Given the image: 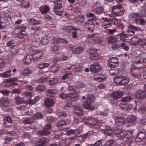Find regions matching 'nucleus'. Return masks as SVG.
I'll list each match as a JSON object with an SVG mask.
<instances>
[{"label": "nucleus", "instance_id": "9", "mask_svg": "<svg viewBox=\"0 0 146 146\" xmlns=\"http://www.w3.org/2000/svg\"><path fill=\"white\" fill-rule=\"evenodd\" d=\"M28 49L31 51H32L35 53H33L31 54L33 55V59L34 60H36L39 59V58L42 56V52L40 51L35 50L33 48H28Z\"/></svg>", "mask_w": 146, "mask_h": 146}, {"label": "nucleus", "instance_id": "45", "mask_svg": "<svg viewBox=\"0 0 146 146\" xmlns=\"http://www.w3.org/2000/svg\"><path fill=\"white\" fill-rule=\"evenodd\" d=\"M59 96L62 99L66 100V101H69L68 94H66L64 92H62L59 95Z\"/></svg>", "mask_w": 146, "mask_h": 146}, {"label": "nucleus", "instance_id": "61", "mask_svg": "<svg viewBox=\"0 0 146 146\" xmlns=\"http://www.w3.org/2000/svg\"><path fill=\"white\" fill-rule=\"evenodd\" d=\"M39 134L41 135H45L49 134L50 132L49 131H47L44 128L43 130L39 131L38 132Z\"/></svg>", "mask_w": 146, "mask_h": 146}, {"label": "nucleus", "instance_id": "39", "mask_svg": "<svg viewBox=\"0 0 146 146\" xmlns=\"http://www.w3.org/2000/svg\"><path fill=\"white\" fill-rule=\"evenodd\" d=\"M39 140L42 146L46 145L49 142V139L44 137H42L40 138L39 139Z\"/></svg>", "mask_w": 146, "mask_h": 146}, {"label": "nucleus", "instance_id": "27", "mask_svg": "<svg viewBox=\"0 0 146 146\" xmlns=\"http://www.w3.org/2000/svg\"><path fill=\"white\" fill-rule=\"evenodd\" d=\"M33 56L32 54H28L23 59V62L25 64H29L32 60L33 59Z\"/></svg>", "mask_w": 146, "mask_h": 146}, {"label": "nucleus", "instance_id": "56", "mask_svg": "<svg viewBox=\"0 0 146 146\" xmlns=\"http://www.w3.org/2000/svg\"><path fill=\"white\" fill-rule=\"evenodd\" d=\"M111 68L109 70L110 74L111 75H115L117 74L118 73L116 68L115 67H111Z\"/></svg>", "mask_w": 146, "mask_h": 146}, {"label": "nucleus", "instance_id": "15", "mask_svg": "<svg viewBox=\"0 0 146 146\" xmlns=\"http://www.w3.org/2000/svg\"><path fill=\"white\" fill-rule=\"evenodd\" d=\"M83 129V126L82 125H80L78 127V129H70L69 130L68 132V135H71L73 134H75L76 135H78L82 131Z\"/></svg>", "mask_w": 146, "mask_h": 146}, {"label": "nucleus", "instance_id": "51", "mask_svg": "<svg viewBox=\"0 0 146 146\" xmlns=\"http://www.w3.org/2000/svg\"><path fill=\"white\" fill-rule=\"evenodd\" d=\"M124 137L128 139L131 138L132 135V131L130 130L127 131H125L124 132Z\"/></svg>", "mask_w": 146, "mask_h": 146}, {"label": "nucleus", "instance_id": "21", "mask_svg": "<svg viewBox=\"0 0 146 146\" xmlns=\"http://www.w3.org/2000/svg\"><path fill=\"white\" fill-rule=\"evenodd\" d=\"M129 70L131 74L133 77L138 78L140 76L141 72L139 70L135 69L131 70V68H130Z\"/></svg>", "mask_w": 146, "mask_h": 146}, {"label": "nucleus", "instance_id": "1", "mask_svg": "<svg viewBox=\"0 0 146 146\" xmlns=\"http://www.w3.org/2000/svg\"><path fill=\"white\" fill-rule=\"evenodd\" d=\"M83 119L85 121L84 122L88 124L92 125L93 129V132L98 133L100 131L102 132L103 130V126L101 123L99 122V121L96 119L90 117H84Z\"/></svg>", "mask_w": 146, "mask_h": 146}, {"label": "nucleus", "instance_id": "18", "mask_svg": "<svg viewBox=\"0 0 146 146\" xmlns=\"http://www.w3.org/2000/svg\"><path fill=\"white\" fill-rule=\"evenodd\" d=\"M9 104V101L7 98L4 97L0 100V107L6 108Z\"/></svg>", "mask_w": 146, "mask_h": 146}, {"label": "nucleus", "instance_id": "50", "mask_svg": "<svg viewBox=\"0 0 146 146\" xmlns=\"http://www.w3.org/2000/svg\"><path fill=\"white\" fill-rule=\"evenodd\" d=\"M15 103L17 104H21L24 102V99L19 96H17L14 98Z\"/></svg>", "mask_w": 146, "mask_h": 146}, {"label": "nucleus", "instance_id": "40", "mask_svg": "<svg viewBox=\"0 0 146 146\" xmlns=\"http://www.w3.org/2000/svg\"><path fill=\"white\" fill-rule=\"evenodd\" d=\"M129 81V78L126 76H123L120 85H125L128 84Z\"/></svg>", "mask_w": 146, "mask_h": 146}, {"label": "nucleus", "instance_id": "25", "mask_svg": "<svg viewBox=\"0 0 146 146\" xmlns=\"http://www.w3.org/2000/svg\"><path fill=\"white\" fill-rule=\"evenodd\" d=\"M19 48L16 45H13L9 48L10 52L11 55H15L18 52Z\"/></svg>", "mask_w": 146, "mask_h": 146}, {"label": "nucleus", "instance_id": "4", "mask_svg": "<svg viewBox=\"0 0 146 146\" xmlns=\"http://www.w3.org/2000/svg\"><path fill=\"white\" fill-rule=\"evenodd\" d=\"M111 14L105 15L104 17L101 18V21L102 22V25L104 27L107 29L112 26V24L110 22Z\"/></svg>", "mask_w": 146, "mask_h": 146}, {"label": "nucleus", "instance_id": "8", "mask_svg": "<svg viewBox=\"0 0 146 146\" xmlns=\"http://www.w3.org/2000/svg\"><path fill=\"white\" fill-rule=\"evenodd\" d=\"M145 67H146V65L143 64L141 63V61L138 60L137 61L133 62L130 68H131V70H132V69H138Z\"/></svg>", "mask_w": 146, "mask_h": 146}, {"label": "nucleus", "instance_id": "26", "mask_svg": "<svg viewBox=\"0 0 146 146\" xmlns=\"http://www.w3.org/2000/svg\"><path fill=\"white\" fill-rule=\"evenodd\" d=\"M50 9V7L48 5H42L39 8V10L42 13L44 14L46 13Z\"/></svg>", "mask_w": 146, "mask_h": 146}, {"label": "nucleus", "instance_id": "49", "mask_svg": "<svg viewBox=\"0 0 146 146\" xmlns=\"http://www.w3.org/2000/svg\"><path fill=\"white\" fill-rule=\"evenodd\" d=\"M31 42L33 43L32 44L29 45V47H28V48H33L34 47V46H37V45L39 43V41H37V40H36L34 38L31 40Z\"/></svg>", "mask_w": 146, "mask_h": 146}, {"label": "nucleus", "instance_id": "59", "mask_svg": "<svg viewBox=\"0 0 146 146\" xmlns=\"http://www.w3.org/2000/svg\"><path fill=\"white\" fill-rule=\"evenodd\" d=\"M58 82V79L55 78L52 79L49 81V84L51 86H53L56 84Z\"/></svg>", "mask_w": 146, "mask_h": 146}, {"label": "nucleus", "instance_id": "10", "mask_svg": "<svg viewBox=\"0 0 146 146\" xmlns=\"http://www.w3.org/2000/svg\"><path fill=\"white\" fill-rule=\"evenodd\" d=\"M68 96L69 101H74L77 100L78 97V94L75 90H70L68 94Z\"/></svg>", "mask_w": 146, "mask_h": 146}, {"label": "nucleus", "instance_id": "23", "mask_svg": "<svg viewBox=\"0 0 146 146\" xmlns=\"http://www.w3.org/2000/svg\"><path fill=\"white\" fill-rule=\"evenodd\" d=\"M136 117L134 115H130L127 118L126 121L127 124L133 125L135 123L136 121Z\"/></svg>", "mask_w": 146, "mask_h": 146}, {"label": "nucleus", "instance_id": "64", "mask_svg": "<svg viewBox=\"0 0 146 146\" xmlns=\"http://www.w3.org/2000/svg\"><path fill=\"white\" fill-rule=\"evenodd\" d=\"M102 132L104 133L106 135H109L113 133V131L110 129H103V130Z\"/></svg>", "mask_w": 146, "mask_h": 146}, {"label": "nucleus", "instance_id": "30", "mask_svg": "<svg viewBox=\"0 0 146 146\" xmlns=\"http://www.w3.org/2000/svg\"><path fill=\"white\" fill-rule=\"evenodd\" d=\"M115 121L116 125L117 126L122 125L124 122V120L121 117H115Z\"/></svg>", "mask_w": 146, "mask_h": 146}, {"label": "nucleus", "instance_id": "47", "mask_svg": "<svg viewBox=\"0 0 146 146\" xmlns=\"http://www.w3.org/2000/svg\"><path fill=\"white\" fill-rule=\"evenodd\" d=\"M94 80L97 81H102L106 79V77L102 75L95 76L94 77Z\"/></svg>", "mask_w": 146, "mask_h": 146}, {"label": "nucleus", "instance_id": "38", "mask_svg": "<svg viewBox=\"0 0 146 146\" xmlns=\"http://www.w3.org/2000/svg\"><path fill=\"white\" fill-rule=\"evenodd\" d=\"M104 11V9L101 6H97L94 10L93 11L97 14H100L102 13Z\"/></svg>", "mask_w": 146, "mask_h": 146}, {"label": "nucleus", "instance_id": "22", "mask_svg": "<svg viewBox=\"0 0 146 146\" xmlns=\"http://www.w3.org/2000/svg\"><path fill=\"white\" fill-rule=\"evenodd\" d=\"M136 96L138 99H142L146 96V92L142 90H139L136 93Z\"/></svg>", "mask_w": 146, "mask_h": 146}, {"label": "nucleus", "instance_id": "42", "mask_svg": "<svg viewBox=\"0 0 146 146\" xmlns=\"http://www.w3.org/2000/svg\"><path fill=\"white\" fill-rule=\"evenodd\" d=\"M75 114L78 116H81L82 115L83 111L79 107H76L74 111Z\"/></svg>", "mask_w": 146, "mask_h": 146}, {"label": "nucleus", "instance_id": "57", "mask_svg": "<svg viewBox=\"0 0 146 146\" xmlns=\"http://www.w3.org/2000/svg\"><path fill=\"white\" fill-rule=\"evenodd\" d=\"M50 64L48 63H42L38 65L37 67L40 69H43L48 66Z\"/></svg>", "mask_w": 146, "mask_h": 146}, {"label": "nucleus", "instance_id": "35", "mask_svg": "<svg viewBox=\"0 0 146 146\" xmlns=\"http://www.w3.org/2000/svg\"><path fill=\"white\" fill-rule=\"evenodd\" d=\"M128 29L127 30V32L128 33H131L133 34L135 31L137 30L138 28L133 25H130L127 27Z\"/></svg>", "mask_w": 146, "mask_h": 146}, {"label": "nucleus", "instance_id": "62", "mask_svg": "<svg viewBox=\"0 0 146 146\" xmlns=\"http://www.w3.org/2000/svg\"><path fill=\"white\" fill-rule=\"evenodd\" d=\"M116 27V28L117 30H120L121 31H123V30L124 29L125 27L124 24L120 23L117 25V26Z\"/></svg>", "mask_w": 146, "mask_h": 146}, {"label": "nucleus", "instance_id": "16", "mask_svg": "<svg viewBox=\"0 0 146 146\" xmlns=\"http://www.w3.org/2000/svg\"><path fill=\"white\" fill-rule=\"evenodd\" d=\"M123 95V93L122 91H114L111 94L112 98L115 100L119 99L121 98Z\"/></svg>", "mask_w": 146, "mask_h": 146}, {"label": "nucleus", "instance_id": "41", "mask_svg": "<svg viewBox=\"0 0 146 146\" xmlns=\"http://www.w3.org/2000/svg\"><path fill=\"white\" fill-rule=\"evenodd\" d=\"M60 68V66L58 64H55L50 67V71L53 73L58 71Z\"/></svg>", "mask_w": 146, "mask_h": 146}, {"label": "nucleus", "instance_id": "20", "mask_svg": "<svg viewBox=\"0 0 146 146\" xmlns=\"http://www.w3.org/2000/svg\"><path fill=\"white\" fill-rule=\"evenodd\" d=\"M140 17L139 14L137 13H131L129 15V19L133 22L136 23Z\"/></svg>", "mask_w": 146, "mask_h": 146}, {"label": "nucleus", "instance_id": "6", "mask_svg": "<svg viewBox=\"0 0 146 146\" xmlns=\"http://www.w3.org/2000/svg\"><path fill=\"white\" fill-rule=\"evenodd\" d=\"M89 49V56L90 59L95 60H98L100 58V56L96 53L97 50L94 48H91Z\"/></svg>", "mask_w": 146, "mask_h": 146}, {"label": "nucleus", "instance_id": "63", "mask_svg": "<svg viewBox=\"0 0 146 146\" xmlns=\"http://www.w3.org/2000/svg\"><path fill=\"white\" fill-rule=\"evenodd\" d=\"M22 96L25 97L30 98L32 96L33 94L31 92H26L23 93Z\"/></svg>", "mask_w": 146, "mask_h": 146}, {"label": "nucleus", "instance_id": "60", "mask_svg": "<svg viewBox=\"0 0 146 146\" xmlns=\"http://www.w3.org/2000/svg\"><path fill=\"white\" fill-rule=\"evenodd\" d=\"M138 57L140 59L141 61H143L146 59V52H141L138 56Z\"/></svg>", "mask_w": 146, "mask_h": 146}, {"label": "nucleus", "instance_id": "55", "mask_svg": "<svg viewBox=\"0 0 146 146\" xmlns=\"http://www.w3.org/2000/svg\"><path fill=\"white\" fill-rule=\"evenodd\" d=\"M30 3L28 1L24 0L21 3L22 7L27 8L30 5Z\"/></svg>", "mask_w": 146, "mask_h": 146}, {"label": "nucleus", "instance_id": "17", "mask_svg": "<svg viewBox=\"0 0 146 146\" xmlns=\"http://www.w3.org/2000/svg\"><path fill=\"white\" fill-rule=\"evenodd\" d=\"M109 63L108 64V66L110 67H115L116 66L115 64L118 62V59L117 57L111 58L109 60Z\"/></svg>", "mask_w": 146, "mask_h": 146}, {"label": "nucleus", "instance_id": "3", "mask_svg": "<svg viewBox=\"0 0 146 146\" xmlns=\"http://www.w3.org/2000/svg\"><path fill=\"white\" fill-rule=\"evenodd\" d=\"M52 2L55 5L53 9L54 13L57 15L61 16L63 13V11L60 10L62 7V1L54 0Z\"/></svg>", "mask_w": 146, "mask_h": 146}, {"label": "nucleus", "instance_id": "28", "mask_svg": "<svg viewBox=\"0 0 146 146\" xmlns=\"http://www.w3.org/2000/svg\"><path fill=\"white\" fill-rule=\"evenodd\" d=\"M27 22L30 24L33 25H37L41 23L40 21L36 19L33 18H29L27 20Z\"/></svg>", "mask_w": 146, "mask_h": 146}, {"label": "nucleus", "instance_id": "19", "mask_svg": "<svg viewBox=\"0 0 146 146\" xmlns=\"http://www.w3.org/2000/svg\"><path fill=\"white\" fill-rule=\"evenodd\" d=\"M134 46L139 45L142 47L146 45V39L144 38H141L138 39L137 42H134Z\"/></svg>", "mask_w": 146, "mask_h": 146}, {"label": "nucleus", "instance_id": "29", "mask_svg": "<svg viewBox=\"0 0 146 146\" xmlns=\"http://www.w3.org/2000/svg\"><path fill=\"white\" fill-rule=\"evenodd\" d=\"M66 124L65 121L62 120L59 121L57 124V127L59 130H62L64 129L65 126Z\"/></svg>", "mask_w": 146, "mask_h": 146}, {"label": "nucleus", "instance_id": "44", "mask_svg": "<svg viewBox=\"0 0 146 146\" xmlns=\"http://www.w3.org/2000/svg\"><path fill=\"white\" fill-rule=\"evenodd\" d=\"M43 115L41 113L37 112L32 117L33 120H35L36 119H42L43 118Z\"/></svg>", "mask_w": 146, "mask_h": 146}, {"label": "nucleus", "instance_id": "13", "mask_svg": "<svg viewBox=\"0 0 146 146\" xmlns=\"http://www.w3.org/2000/svg\"><path fill=\"white\" fill-rule=\"evenodd\" d=\"M114 133L117 135L118 139H121L124 138V131L121 129H115L114 130Z\"/></svg>", "mask_w": 146, "mask_h": 146}, {"label": "nucleus", "instance_id": "43", "mask_svg": "<svg viewBox=\"0 0 146 146\" xmlns=\"http://www.w3.org/2000/svg\"><path fill=\"white\" fill-rule=\"evenodd\" d=\"M118 21L116 18H114L112 15H111V16L110 17V22L111 21V23L113 25H113H116V27L117 26V25L119 24V23H118Z\"/></svg>", "mask_w": 146, "mask_h": 146}, {"label": "nucleus", "instance_id": "33", "mask_svg": "<svg viewBox=\"0 0 146 146\" xmlns=\"http://www.w3.org/2000/svg\"><path fill=\"white\" fill-rule=\"evenodd\" d=\"M75 22L78 24H80L84 21V16L83 15H79L75 18L74 19Z\"/></svg>", "mask_w": 146, "mask_h": 146}, {"label": "nucleus", "instance_id": "54", "mask_svg": "<svg viewBox=\"0 0 146 146\" xmlns=\"http://www.w3.org/2000/svg\"><path fill=\"white\" fill-rule=\"evenodd\" d=\"M108 43L109 44H113L117 41V38L113 36H111L108 38Z\"/></svg>", "mask_w": 146, "mask_h": 146}, {"label": "nucleus", "instance_id": "14", "mask_svg": "<svg viewBox=\"0 0 146 146\" xmlns=\"http://www.w3.org/2000/svg\"><path fill=\"white\" fill-rule=\"evenodd\" d=\"M85 25L87 31L92 32L93 31L95 25L92 21H88L85 23Z\"/></svg>", "mask_w": 146, "mask_h": 146}, {"label": "nucleus", "instance_id": "36", "mask_svg": "<svg viewBox=\"0 0 146 146\" xmlns=\"http://www.w3.org/2000/svg\"><path fill=\"white\" fill-rule=\"evenodd\" d=\"M11 70H10L1 73L0 75L1 77L3 78H9L12 76V75L11 74Z\"/></svg>", "mask_w": 146, "mask_h": 146}, {"label": "nucleus", "instance_id": "52", "mask_svg": "<svg viewBox=\"0 0 146 146\" xmlns=\"http://www.w3.org/2000/svg\"><path fill=\"white\" fill-rule=\"evenodd\" d=\"M73 26L69 25L64 26L63 28V30L67 33H69L72 30Z\"/></svg>", "mask_w": 146, "mask_h": 146}, {"label": "nucleus", "instance_id": "53", "mask_svg": "<svg viewBox=\"0 0 146 146\" xmlns=\"http://www.w3.org/2000/svg\"><path fill=\"white\" fill-rule=\"evenodd\" d=\"M132 99V97L130 96H127L122 98L121 100L123 102H127L131 101Z\"/></svg>", "mask_w": 146, "mask_h": 146}, {"label": "nucleus", "instance_id": "2", "mask_svg": "<svg viewBox=\"0 0 146 146\" xmlns=\"http://www.w3.org/2000/svg\"><path fill=\"white\" fill-rule=\"evenodd\" d=\"M94 96L92 94H88L86 97V100L83 104V108L86 109L92 110L94 108V103L93 101Z\"/></svg>", "mask_w": 146, "mask_h": 146}, {"label": "nucleus", "instance_id": "32", "mask_svg": "<svg viewBox=\"0 0 146 146\" xmlns=\"http://www.w3.org/2000/svg\"><path fill=\"white\" fill-rule=\"evenodd\" d=\"M44 104L45 106L50 107L54 104V101L51 98H47L45 100Z\"/></svg>", "mask_w": 146, "mask_h": 146}, {"label": "nucleus", "instance_id": "31", "mask_svg": "<svg viewBox=\"0 0 146 146\" xmlns=\"http://www.w3.org/2000/svg\"><path fill=\"white\" fill-rule=\"evenodd\" d=\"M138 104L137 103L136 104V106L134 108L133 110H135L137 109V110L139 112L142 113L143 112L145 111V108L144 106H142L140 103H138Z\"/></svg>", "mask_w": 146, "mask_h": 146}, {"label": "nucleus", "instance_id": "12", "mask_svg": "<svg viewBox=\"0 0 146 146\" xmlns=\"http://www.w3.org/2000/svg\"><path fill=\"white\" fill-rule=\"evenodd\" d=\"M146 137V134L144 130H141L138 133L135 139L137 142H140L143 141Z\"/></svg>", "mask_w": 146, "mask_h": 146}, {"label": "nucleus", "instance_id": "24", "mask_svg": "<svg viewBox=\"0 0 146 146\" xmlns=\"http://www.w3.org/2000/svg\"><path fill=\"white\" fill-rule=\"evenodd\" d=\"M32 72V70L31 69L26 68L21 71L20 72L21 76L25 77L28 76Z\"/></svg>", "mask_w": 146, "mask_h": 146}, {"label": "nucleus", "instance_id": "58", "mask_svg": "<svg viewBox=\"0 0 146 146\" xmlns=\"http://www.w3.org/2000/svg\"><path fill=\"white\" fill-rule=\"evenodd\" d=\"M33 121V117L25 118L23 121V123L26 124H30Z\"/></svg>", "mask_w": 146, "mask_h": 146}, {"label": "nucleus", "instance_id": "11", "mask_svg": "<svg viewBox=\"0 0 146 146\" xmlns=\"http://www.w3.org/2000/svg\"><path fill=\"white\" fill-rule=\"evenodd\" d=\"M71 33L72 37L76 38L80 35L81 32L79 29L73 26Z\"/></svg>", "mask_w": 146, "mask_h": 146}, {"label": "nucleus", "instance_id": "46", "mask_svg": "<svg viewBox=\"0 0 146 146\" xmlns=\"http://www.w3.org/2000/svg\"><path fill=\"white\" fill-rule=\"evenodd\" d=\"M93 44H97L102 41V39L100 36H94V38L92 39Z\"/></svg>", "mask_w": 146, "mask_h": 146}, {"label": "nucleus", "instance_id": "34", "mask_svg": "<svg viewBox=\"0 0 146 146\" xmlns=\"http://www.w3.org/2000/svg\"><path fill=\"white\" fill-rule=\"evenodd\" d=\"M123 76L121 75L116 76L113 80L114 82L117 85H120Z\"/></svg>", "mask_w": 146, "mask_h": 146}, {"label": "nucleus", "instance_id": "37", "mask_svg": "<svg viewBox=\"0 0 146 146\" xmlns=\"http://www.w3.org/2000/svg\"><path fill=\"white\" fill-rule=\"evenodd\" d=\"M83 49L82 46H79L72 50V52L74 54H78L83 51Z\"/></svg>", "mask_w": 146, "mask_h": 146}, {"label": "nucleus", "instance_id": "7", "mask_svg": "<svg viewBox=\"0 0 146 146\" xmlns=\"http://www.w3.org/2000/svg\"><path fill=\"white\" fill-rule=\"evenodd\" d=\"M102 68V67L99 62H94L91 65L90 70L93 73H95L100 71Z\"/></svg>", "mask_w": 146, "mask_h": 146}, {"label": "nucleus", "instance_id": "48", "mask_svg": "<svg viewBox=\"0 0 146 146\" xmlns=\"http://www.w3.org/2000/svg\"><path fill=\"white\" fill-rule=\"evenodd\" d=\"M48 36L46 35L41 40L40 43L43 45H46L48 42Z\"/></svg>", "mask_w": 146, "mask_h": 146}, {"label": "nucleus", "instance_id": "5", "mask_svg": "<svg viewBox=\"0 0 146 146\" xmlns=\"http://www.w3.org/2000/svg\"><path fill=\"white\" fill-rule=\"evenodd\" d=\"M124 13V9L121 5L114 6L112 8V15L117 17L122 15Z\"/></svg>", "mask_w": 146, "mask_h": 146}]
</instances>
